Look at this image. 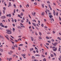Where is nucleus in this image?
I'll list each match as a JSON object with an SVG mask.
<instances>
[{
    "label": "nucleus",
    "mask_w": 61,
    "mask_h": 61,
    "mask_svg": "<svg viewBox=\"0 0 61 61\" xmlns=\"http://www.w3.org/2000/svg\"><path fill=\"white\" fill-rule=\"evenodd\" d=\"M53 50L54 51H56V50H57V48H55L54 49H53Z\"/></svg>",
    "instance_id": "obj_4"
},
{
    "label": "nucleus",
    "mask_w": 61,
    "mask_h": 61,
    "mask_svg": "<svg viewBox=\"0 0 61 61\" xmlns=\"http://www.w3.org/2000/svg\"><path fill=\"white\" fill-rule=\"evenodd\" d=\"M23 15H24V14H23V13H21L20 14L21 15V16H23Z\"/></svg>",
    "instance_id": "obj_20"
},
{
    "label": "nucleus",
    "mask_w": 61,
    "mask_h": 61,
    "mask_svg": "<svg viewBox=\"0 0 61 61\" xmlns=\"http://www.w3.org/2000/svg\"><path fill=\"white\" fill-rule=\"evenodd\" d=\"M58 39L60 40H61V38L59 37H57Z\"/></svg>",
    "instance_id": "obj_24"
},
{
    "label": "nucleus",
    "mask_w": 61,
    "mask_h": 61,
    "mask_svg": "<svg viewBox=\"0 0 61 61\" xmlns=\"http://www.w3.org/2000/svg\"><path fill=\"white\" fill-rule=\"evenodd\" d=\"M51 57H53V56H54V55H53V54H51Z\"/></svg>",
    "instance_id": "obj_32"
},
{
    "label": "nucleus",
    "mask_w": 61,
    "mask_h": 61,
    "mask_svg": "<svg viewBox=\"0 0 61 61\" xmlns=\"http://www.w3.org/2000/svg\"><path fill=\"white\" fill-rule=\"evenodd\" d=\"M30 51H31L32 50H34V49L33 48H30Z\"/></svg>",
    "instance_id": "obj_5"
},
{
    "label": "nucleus",
    "mask_w": 61,
    "mask_h": 61,
    "mask_svg": "<svg viewBox=\"0 0 61 61\" xmlns=\"http://www.w3.org/2000/svg\"><path fill=\"white\" fill-rule=\"evenodd\" d=\"M44 46H45L47 48V49H49V48H48L47 46H46L45 45H44Z\"/></svg>",
    "instance_id": "obj_26"
},
{
    "label": "nucleus",
    "mask_w": 61,
    "mask_h": 61,
    "mask_svg": "<svg viewBox=\"0 0 61 61\" xmlns=\"http://www.w3.org/2000/svg\"><path fill=\"white\" fill-rule=\"evenodd\" d=\"M3 25V24L2 23H0V26H1V25Z\"/></svg>",
    "instance_id": "obj_63"
},
{
    "label": "nucleus",
    "mask_w": 61,
    "mask_h": 61,
    "mask_svg": "<svg viewBox=\"0 0 61 61\" xmlns=\"http://www.w3.org/2000/svg\"><path fill=\"white\" fill-rule=\"evenodd\" d=\"M7 32L6 33H7L8 34H11L12 33L9 30H6Z\"/></svg>",
    "instance_id": "obj_1"
},
{
    "label": "nucleus",
    "mask_w": 61,
    "mask_h": 61,
    "mask_svg": "<svg viewBox=\"0 0 61 61\" xmlns=\"http://www.w3.org/2000/svg\"><path fill=\"white\" fill-rule=\"evenodd\" d=\"M53 54H54V56H56V53H54Z\"/></svg>",
    "instance_id": "obj_64"
},
{
    "label": "nucleus",
    "mask_w": 61,
    "mask_h": 61,
    "mask_svg": "<svg viewBox=\"0 0 61 61\" xmlns=\"http://www.w3.org/2000/svg\"><path fill=\"white\" fill-rule=\"evenodd\" d=\"M39 38L40 39H42V37H41V36L39 37Z\"/></svg>",
    "instance_id": "obj_17"
},
{
    "label": "nucleus",
    "mask_w": 61,
    "mask_h": 61,
    "mask_svg": "<svg viewBox=\"0 0 61 61\" xmlns=\"http://www.w3.org/2000/svg\"><path fill=\"white\" fill-rule=\"evenodd\" d=\"M23 45V44H21L19 45V46H22Z\"/></svg>",
    "instance_id": "obj_35"
},
{
    "label": "nucleus",
    "mask_w": 61,
    "mask_h": 61,
    "mask_svg": "<svg viewBox=\"0 0 61 61\" xmlns=\"http://www.w3.org/2000/svg\"><path fill=\"white\" fill-rule=\"evenodd\" d=\"M3 14H4L5 13V10H3Z\"/></svg>",
    "instance_id": "obj_23"
},
{
    "label": "nucleus",
    "mask_w": 61,
    "mask_h": 61,
    "mask_svg": "<svg viewBox=\"0 0 61 61\" xmlns=\"http://www.w3.org/2000/svg\"><path fill=\"white\" fill-rule=\"evenodd\" d=\"M52 32L53 34H55V31H53Z\"/></svg>",
    "instance_id": "obj_55"
},
{
    "label": "nucleus",
    "mask_w": 61,
    "mask_h": 61,
    "mask_svg": "<svg viewBox=\"0 0 61 61\" xmlns=\"http://www.w3.org/2000/svg\"><path fill=\"white\" fill-rule=\"evenodd\" d=\"M8 54L9 55H12V53H11V52H9Z\"/></svg>",
    "instance_id": "obj_13"
},
{
    "label": "nucleus",
    "mask_w": 61,
    "mask_h": 61,
    "mask_svg": "<svg viewBox=\"0 0 61 61\" xmlns=\"http://www.w3.org/2000/svg\"><path fill=\"white\" fill-rule=\"evenodd\" d=\"M46 39H49V37H48L46 36Z\"/></svg>",
    "instance_id": "obj_25"
},
{
    "label": "nucleus",
    "mask_w": 61,
    "mask_h": 61,
    "mask_svg": "<svg viewBox=\"0 0 61 61\" xmlns=\"http://www.w3.org/2000/svg\"><path fill=\"white\" fill-rule=\"evenodd\" d=\"M14 21H15V23H16V22H17V20H16L15 19V20H14Z\"/></svg>",
    "instance_id": "obj_42"
},
{
    "label": "nucleus",
    "mask_w": 61,
    "mask_h": 61,
    "mask_svg": "<svg viewBox=\"0 0 61 61\" xmlns=\"http://www.w3.org/2000/svg\"><path fill=\"white\" fill-rule=\"evenodd\" d=\"M8 16L9 17H11V15L10 14H8Z\"/></svg>",
    "instance_id": "obj_19"
},
{
    "label": "nucleus",
    "mask_w": 61,
    "mask_h": 61,
    "mask_svg": "<svg viewBox=\"0 0 61 61\" xmlns=\"http://www.w3.org/2000/svg\"><path fill=\"white\" fill-rule=\"evenodd\" d=\"M49 16L50 18H52L51 17H53V16H52V15H49Z\"/></svg>",
    "instance_id": "obj_10"
},
{
    "label": "nucleus",
    "mask_w": 61,
    "mask_h": 61,
    "mask_svg": "<svg viewBox=\"0 0 61 61\" xmlns=\"http://www.w3.org/2000/svg\"><path fill=\"white\" fill-rule=\"evenodd\" d=\"M58 50H59V51H60V47L59 48Z\"/></svg>",
    "instance_id": "obj_56"
},
{
    "label": "nucleus",
    "mask_w": 61,
    "mask_h": 61,
    "mask_svg": "<svg viewBox=\"0 0 61 61\" xmlns=\"http://www.w3.org/2000/svg\"><path fill=\"white\" fill-rule=\"evenodd\" d=\"M39 35H40V36H41L42 35V33H41L40 32H39Z\"/></svg>",
    "instance_id": "obj_15"
},
{
    "label": "nucleus",
    "mask_w": 61,
    "mask_h": 61,
    "mask_svg": "<svg viewBox=\"0 0 61 61\" xmlns=\"http://www.w3.org/2000/svg\"><path fill=\"white\" fill-rule=\"evenodd\" d=\"M14 7H16V5H15V4H14Z\"/></svg>",
    "instance_id": "obj_33"
},
{
    "label": "nucleus",
    "mask_w": 61,
    "mask_h": 61,
    "mask_svg": "<svg viewBox=\"0 0 61 61\" xmlns=\"http://www.w3.org/2000/svg\"><path fill=\"white\" fill-rule=\"evenodd\" d=\"M3 36H2L1 35H0V38H2Z\"/></svg>",
    "instance_id": "obj_40"
},
{
    "label": "nucleus",
    "mask_w": 61,
    "mask_h": 61,
    "mask_svg": "<svg viewBox=\"0 0 61 61\" xmlns=\"http://www.w3.org/2000/svg\"><path fill=\"white\" fill-rule=\"evenodd\" d=\"M42 15H45V13H44V12H43L42 14H41Z\"/></svg>",
    "instance_id": "obj_16"
},
{
    "label": "nucleus",
    "mask_w": 61,
    "mask_h": 61,
    "mask_svg": "<svg viewBox=\"0 0 61 61\" xmlns=\"http://www.w3.org/2000/svg\"><path fill=\"white\" fill-rule=\"evenodd\" d=\"M11 60H12V58H10L9 59V61H11Z\"/></svg>",
    "instance_id": "obj_48"
},
{
    "label": "nucleus",
    "mask_w": 61,
    "mask_h": 61,
    "mask_svg": "<svg viewBox=\"0 0 61 61\" xmlns=\"http://www.w3.org/2000/svg\"><path fill=\"white\" fill-rule=\"evenodd\" d=\"M13 31H15V28H13Z\"/></svg>",
    "instance_id": "obj_37"
},
{
    "label": "nucleus",
    "mask_w": 61,
    "mask_h": 61,
    "mask_svg": "<svg viewBox=\"0 0 61 61\" xmlns=\"http://www.w3.org/2000/svg\"><path fill=\"white\" fill-rule=\"evenodd\" d=\"M30 37L32 41H34V38L32 37Z\"/></svg>",
    "instance_id": "obj_7"
},
{
    "label": "nucleus",
    "mask_w": 61,
    "mask_h": 61,
    "mask_svg": "<svg viewBox=\"0 0 61 61\" xmlns=\"http://www.w3.org/2000/svg\"><path fill=\"white\" fill-rule=\"evenodd\" d=\"M57 42H55L53 44V46H56L57 45Z\"/></svg>",
    "instance_id": "obj_2"
},
{
    "label": "nucleus",
    "mask_w": 61,
    "mask_h": 61,
    "mask_svg": "<svg viewBox=\"0 0 61 61\" xmlns=\"http://www.w3.org/2000/svg\"><path fill=\"white\" fill-rule=\"evenodd\" d=\"M41 26L42 27H43V26H44V25L43 24H41Z\"/></svg>",
    "instance_id": "obj_46"
},
{
    "label": "nucleus",
    "mask_w": 61,
    "mask_h": 61,
    "mask_svg": "<svg viewBox=\"0 0 61 61\" xmlns=\"http://www.w3.org/2000/svg\"><path fill=\"white\" fill-rule=\"evenodd\" d=\"M5 36V37H6V38H7V39H8V40H9V38H8V37H7V36Z\"/></svg>",
    "instance_id": "obj_8"
},
{
    "label": "nucleus",
    "mask_w": 61,
    "mask_h": 61,
    "mask_svg": "<svg viewBox=\"0 0 61 61\" xmlns=\"http://www.w3.org/2000/svg\"><path fill=\"white\" fill-rule=\"evenodd\" d=\"M29 22V20H28V19H27V21H26V23H28Z\"/></svg>",
    "instance_id": "obj_18"
},
{
    "label": "nucleus",
    "mask_w": 61,
    "mask_h": 61,
    "mask_svg": "<svg viewBox=\"0 0 61 61\" xmlns=\"http://www.w3.org/2000/svg\"><path fill=\"white\" fill-rule=\"evenodd\" d=\"M49 5V8H51V6H50V5L49 4L48 5Z\"/></svg>",
    "instance_id": "obj_54"
},
{
    "label": "nucleus",
    "mask_w": 61,
    "mask_h": 61,
    "mask_svg": "<svg viewBox=\"0 0 61 61\" xmlns=\"http://www.w3.org/2000/svg\"><path fill=\"white\" fill-rule=\"evenodd\" d=\"M53 13L54 15L55 16L56 15V12H54Z\"/></svg>",
    "instance_id": "obj_57"
},
{
    "label": "nucleus",
    "mask_w": 61,
    "mask_h": 61,
    "mask_svg": "<svg viewBox=\"0 0 61 61\" xmlns=\"http://www.w3.org/2000/svg\"><path fill=\"white\" fill-rule=\"evenodd\" d=\"M59 19L60 20H61V18H60V16H59Z\"/></svg>",
    "instance_id": "obj_62"
},
{
    "label": "nucleus",
    "mask_w": 61,
    "mask_h": 61,
    "mask_svg": "<svg viewBox=\"0 0 61 61\" xmlns=\"http://www.w3.org/2000/svg\"><path fill=\"white\" fill-rule=\"evenodd\" d=\"M58 12H56V15L57 16H58Z\"/></svg>",
    "instance_id": "obj_31"
},
{
    "label": "nucleus",
    "mask_w": 61,
    "mask_h": 61,
    "mask_svg": "<svg viewBox=\"0 0 61 61\" xmlns=\"http://www.w3.org/2000/svg\"><path fill=\"white\" fill-rule=\"evenodd\" d=\"M58 59H59V60H60V61H61V60L60 59V58H59Z\"/></svg>",
    "instance_id": "obj_60"
},
{
    "label": "nucleus",
    "mask_w": 61,
    "mask_h": 61,
    "mask_svg": "<svg viewBox=\"0 0 61 61\" xmlns=\"http://www.w3.org/2000/svg\"><path fill=\"white\" fill-rule=\"evenodd\" d=\"M18 50H21V49L20 48V47H18Z\"/></svg>",
    "instance_id": "obj_44"
},
{
    "label": "nucleus",
    "mask_w": 61,
    "mask_h": 61,
    "mask_svg": "<svg viewBox=\"0 0 61 61\" xmlns=\"http://www.w3.org/2000/svg\"><path fill=\"white\" fill-rule=\"evenodd\" d=\"M21 55H22V56H25L26 55L25 54H21Z\"/></svg>",
    "instance_id": "obj_11"
},
{
    "label": "nucleus",
    "mask_w": 61,
    "mask_h": 61,
    "mask_svg": "<svg viewBox=\"0 0 61 61\" xmlns=\"http://www.w3.org/2000/svg\"><path fill=\"white\" fill-rule=\"evenodd\" d=\"M1 27H5V26L3 25H1Z\"/></svg>",
    "instance_id": "obj_28"
},
{
    "label": "nucleus",
    "mask_w": 61,
    "mask_h": 61,
    "mask_svg": "<svg viewBox=\"0 0 61 61\" xmlns=\"http://www.w3.org/2000/svg\"><path fill=\"white\" fill-rule=\"evenodd\" d=\"M5 18H6V17H5L3 16H2L1 17V18H2V19H5Z\"/></svg>",
    "instance_id": "obj_3"
},
{
    "label": "nucleus",
    "mask_w": 61,
    "mask_h": 61,
    "mask_svg": "<svg viewBox=\"0 0 61 61\" xmlns=\"http://www.w3.org/2000/svg\"><path fill=\"white\" fill-rule=\"evenodd\" d=\"M21 23H24V20H21Z\"/></svg>",
    "instance_id": "obj_36"
},
{
    "label": "nucleus",
    "mask_w": 61,
    "mask_h": 61,
    "mask_svg": "<svg viewBox=\"0 0 61 61\" xmlns=\"http://www.w3.org/2000/svg\"><path fill=\"white\" fill-rule=\"evenodd\" d=\"M0 51L1 52H3V50L2 49H0Z\"/></svg>",
    "instance_id": "obj_12"
},
{
    "label": "nucleus",
    "mask_w": 61,
    "mask_h": 61,
    "mask_svg": "<svg viewBox=\"0 0 61 61\" xmlns=\"http://www.w3.org/2000/svg\"><path fill=\"white\" fill-rule=\"evenodd\" d=\"M11 41V42H12V44H14V42H13V41Z\"/></svg>",
    "instance_id": "obj_53"
},
{
    "label": "nucleus",
    "mask_w": 61,
    "mask_h": 61,
    "mask_svg": "<svg viewBox=\"0 0 61 61\" xmlns=\"http://www.w3.org/2000/svg\"><path fill=\"white\" fill-rule=\"evenodd\" d=\"M15 42H16H16H18V41L17 40H15Z\"/></svg>",
    "instance_id": "obj_21"
},
{
    "label": "nucleus",
    "mask_w": 61,
    "mask_h": 61,
    "mask_svg": "<svg viewBox=\"0 0 61 61\" xmlns=\"http://www.w3.org/2000/svg\"><path fill=\"white\" fill-rule=\"evenodd\" d=\"M12 25L13 26H14V27L15 26V24H12Z\"/></svg>",
    "instance_id": "obj_47"
},
{
    "label": "nucleus",
    "mask_w": 61,
    "mask_h": 61,
    "mask_svg": "<svg viewBox=\"0 0 61 61\" xmlns=\"http://www.w3.org/2000/svg\"><path fill=\"white\" fill-rule=\"evenodd\" d=\"M14 13H15V9L14 10Z\"/></svg>",
    "instance_id": "obj_45"
},
{
    "label": "nucleus",
    "mask_w": 61,
    "mask_h": 61,
    "mask_svg": "<svg viewBox=\"0 0 61 61\" xmlns=\"http://www.w3.org/2000/svg\"><path fill=\"white\" fill-rule=\"evenodd\" d=\"M48 42H49V43H51V41H47Z\"/></svg>",
    "instance_id": "obj_50"
},
{
    "label": "nucleus",
    "mask_w": 61,
    "mask_h": 61,
    "mask_svg": "<svg viewBox=\"0 0 61 61\" xmlns=\"http://www.w3.org/2000/svg\"><path fill=\"white\" fill-rule=\"evenodd\" d=\"M11 3L10 2L9 3V5L8 6V7H9L10 6H11Z\"/></svg>",
    "instance_id": "obj_6"
},
{
    "label": "nucleus",
    "mask_w": 61,
    "mask_h": 61,
    "mask_svg": "<svg viewBox=\"0 0 61 61\" xmlns=\"http://www.w3.org/2000/svg\"><path fill=\"white\" fill-rule=\"evenodd\" d=\"M56 48V47L55 46H53L52 47V49H54V48Z\"/></svg>",
    "instance_id": "obj_29"
},
{
    "label": "nucleus",
    "mask_w": 61,
    "mask_h": 61,
    "mask_svg": "<svg viewBox=\"0 0 61 61\" xmlns=\"http://www.w3.org/2000/svg\"><path fill=\"white\" fill-rule=\"evenodd\" d=\"M35 56H40L39 54H36Z\"/></svg>",
    "instance_id": "obj_14"
},
{
    "label": "nucleus",
    "mask_w": 61,
    "mask_h": 61,
    "mask_svg": "<svg viewBox=\"0 0 61 61\" xmlns=\"http://www.w3.org/2000/svg\"><path fill=\"white\" fill-rule=\"evenodd\" d=\"M47 3L48 4H50V2L49 1H47Z\"/></svg>",
    "instance_id": "obj_27"
},
{
    "label": "nucleus",
    "mask_w": 61,
    "mask_h": 61,
    "mask_svg": "<svg viewBox=\"0 0 61 61\" xmlns=\"http://www.w3.org/2000/svg\"><path fill=\"white\" fill-rule=\"evenodd\" d=\"M12 49H15V48L14 46H12Z\"/></svg>",
    "instance_id": "obj_39"
},
{
    "label": "nucleus",
    "mask_w": 61,
    "mask_h": 61,
    "mask_svg": "<svg viewBox=\"0 0 61 61\" xmlns=\"http://www.w3.org/2000/svg\"><path fill=\"white\" fill-rule=\"evenodd\" d=\"M34 4L35 5H37V3L36 2H35L34 3Z\"/></svg>",
    "instance_id": "obj_51"
},
{
    "label": "nucleus",
    "mask_w": 61,
    "mask_h": 61,
    "mask_svg": "<svg viewBox=\"0 0 61 61\" xmlns=\"http://www.w3.org/2000/svg\"><path fill=\"white\" fill-rule=\"evenodd\" d=\"M42 7H44V4H42Z\"/></svg>",
    "instance_id": "obj_34"
},
{
    "label": "nucleus",
    "mask_w": 61,
    "mask_h": 61,
    "mask_svg": "<svg viewBox=\"0 0 61 61\" xmlns=\"http://www.w3.org/2000/svg\"><path fill=\"white\" fill-rule=\"evenodd\" d=\"M46 58H44L43 60V61H46Z\"/></svg>",
    "instance_id": "obj_22"
},
{
    "label": "nucleus",
    "mask_w": 61,
    "mask_h": 61,
    "mask_svg": "<svg viewBox=\"0 0 61 61\" xmlns=\"http://www.w3.org/2000/svg\"><path fill=\"white\" fill-rule=\"evenodd\" d=\"M17 28H21V27L19 26H18Z\"/></svg>",
    "instance_id": "obj_43"
},
{
    "label": "nucleus",
    "mask_w": 61,
    "mask_h": 61,
    "mask_svg": "<svg viewBox=\"0 0 61 61\" xmlns=\"http://www.w3.org/2000/svg\"><path fill=\"white\" fill-rule=\"evenodd\" d=\"M47 11L48 12V13H49V12H50V11H49V10H47Z\"/></svg>",
    "instance_id": "obj_38"
},
{
    "label": "nucleus",
    "mask_w": 61,
    "mask_h": 61,
    "mask_svg": "<svg viewBox=\"0 0 61 61\" xmlns=\"http://www.w3.org/2000/svg\"><path fill=\"white\" fill-rule=\"evenodd\" d=\"M34 61H38L36 59H35L34 60Z\"/></svg>",
    "instance_id": "obj_58"
},
{
    "label": "nucleus",
    "mask_w": 61,
    "mask_h": 61,
    "mask_svg": "<svg viewBox=\"0 0 61 61\" xmlns=\"http://www.w3.org/2000/svg\"><path fill=\"white\" fill-rule=\"evenodd\" d=\"M32 24H33V25H34V26H36V24H35V23H32Z\"/></svg>",
    "instance_id": "obj_9"
},
{
    "label": "nucleus",
    "mask_w": 61,
    "mask_h": 61,
    "mask_svg": "<svg viewBox=\"0 0 61 61\" xmlns=\"http://www.w3.org/2000/svg\"><path fill=\"white\" fill-rule=\"evenodd\" d=\"M45 12L46 13V15H47V12L46 10L45 11Z\"/></svg>",
    "instance_id": "obj_52"
},
{
    "label": "nucleus",
    "mask_w": 61,
    "mask_h": 61,
    "mask_svg": "<svg viewBox=\"0 0 61 61\" xmlns=\"http://www.w3.org/2000/svg\"><path fill=\"white\" fill-rule=\"evenodd\" d=\"M35 34L36 36H37V32H35Z\"/></svg>",
    "instance_id": "obj_61"
},
{
    "label": "nucleus",
    "mask_w": 61,
    "mask_h": 61,
    "mask_svg": "<svg viewBox=\"0 0 61 61\" xmlns=\"http://www.w3.org/2000/svg\"><path fill=\"white\" fill-rule=\"evenodd\" d=\"M32 21L33 22H36V20H32Z\"/></svg>",
    "instance_id": "obj_41"
},
{
    "label": "nucleus",
    "mask_w": 61,
    "mask_h": 61,
    "mask_svg": "<svg viewBox=\"0 0 61 61\" xmlns=\"http://www.w3.org/2000/svg\"><path fill=\"white\" fill-rule=\"evenodd\" d=\"M32 58H33V59H35V57H34V56H32Z\"/></svg>",
    "instance_id": "obj_49"
},
{
    "label": "nucleus",
    "mask_w": 61,
    "mask_h": 61,
    "mask_svg": "<svg viewBox=\"0 0 61 61\" xmlns=\"http://www.w3.org/2000/svg\"><path fill=\"white\" fill-rule=\"evenodd\" d=\"M41 56H42V57H45V56L43 55H42Z\"/></svg>",
    "instance_id": "obj_30"
},
{
    "label": "nucleus",
    "mask_w": 61,
    "mask_h": 61,
    "mask_svg": "<svg viewBox=\"0 0 61 61\" xmlns=\"http://www.w3.org/2000/svg\"><path fill=\"white\" fill-rule=\"evenodd\" d=\"M15 46L16 47H17V44H15Z\"/></svg>",
    "instance_id": "obj_59"
}]
</instances>
